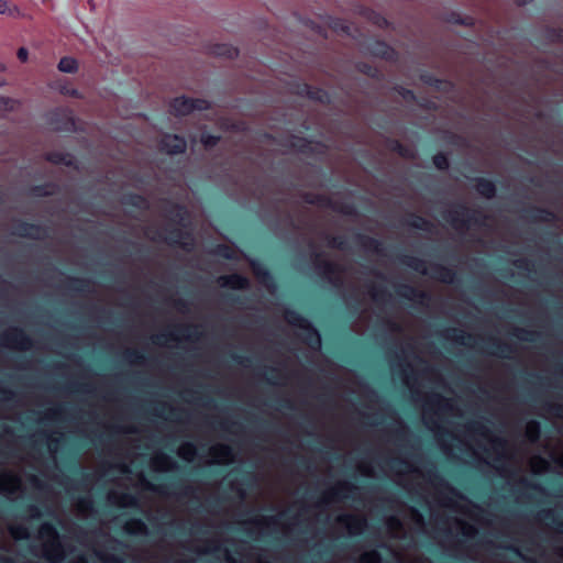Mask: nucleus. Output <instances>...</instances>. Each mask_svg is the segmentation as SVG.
Wrapping results in <instances>:
<instances>
[{
  "label": "nucleus",
  "mask_w": 563,
  "mask_h": 563,
  "mask_svg": "<svg viewBox=\"0 0 563 563\" xmlns=\"http://www.w3.org/2000/svg\"><path fill=\"white\" fill-rule=\"evenodd\" d=\"M442 219L456 231H466L472 227H483L487 216L479 209H471L464 203H456L442 213Z\"/></svg>",
  "instance_id": "f257e3e1"
},
{
  "label": "nucleus",
  "mask_w": 563,
  "mask_h": 563,
  "mask_svg": "<svg viewBox=\"0 0 563 563\" xmlns=\"http://www.w3.org/2000/svg\"><path fill=\"white\" fill-rule=\"evenodd\" d=\"M398 261L405 266L411 268L412 271L421 275H429L432 279L438 280L440 283L450 285L457 283L456 272L453 268H450L442 264L432 263L430 264V269L428 271L426 267V262L419 257L402 254L398 257Z\"/></svg>",
  "instance_id": "f03ea898"
},
{
  "label": "nucleus",
  "mask_w": 563,
  "mask_h": 563,
  "mask_svg": "<svg viewBox=\"0 0 563 563\" xmlns=\"http://www.w3.org/2000/svg\"><path fill=\"white\" fill-rule=\"evenodd\" d=\"M200 336L201 332H199V325L175 323L164 328L156 335V343L158 345H166L168 342L179 341L181 339L197 341Z\"/></svg>",
  "instance_id": "7ed1b4c3"
},
{
  "label": "nucleus",
  "mask_w": 563,
  "mask_h": 563,
  "mask_svg": "<svg viewBox=\"0 0 563 563\" xmlns=\"http://www.w3.org/2000/svg\"><path fill=\"white\" fill-rule=\"evenodd\" d=\"M157 238L161 242L172 247H178L184 251L194 249V238L189 231H184L176 225H165L158 233Z\"/></svg>",
  "instance_id": "20e7f679"
},
{
  "label": "nucleus",
  "mask_w": 563,
  "mask_h": 563,
  "mask_svg": "<svg viewBox=\"0 0 563 563\" xmlns=\"http://www.w3.org/2000/svg\"><path fill=\"white\" fill-rule=\"evenodd\" d=\"M212 108V103L203 98H191L187 96H179L172 99L169 102V112L176 117H186L194 111H207Z\"/></svg>",
  "instance_id": "39448f33"
},
{
  "label": "nucleus",
  "mask_w": 563,
  "mask_h": 563,
  "mask_svg": "<svg viewBox=\"0 0 563 563\" xmlns=\"http://www.w3.org/2000/svg\"><path fill=\"white\" fill-rule=\"evenodd\" d=\"M313 265L319 274L327 278L333 286H342L343 282L340 275L343 273V268L339 264L324 260L322 253H314Z\"/></svg>",
  "instance_id": "423d86ee"
},
{
  "label": "nucleus",
  "mask_w": 563,
  "mask_h": 563,
  "mask_svg": "<svg viewBox=\"0 0 563 563\" xmlns=\"http://www.w3.org/2000/svg\"><path fill=\"white\" fill-rule=\"evenodd\" d=\"M40 537L44 540V555L51 561V562H58L63 558V553L60 550V544L58 541V537L55 532V530L48 526L44 525L40 530Z\"/></svg>",
  "instance_id": "0eeeda50"
},
{
  "label": "nucleus",
  "mask_w": 563,
  "mask_h": 563,
  "mask_svg": "<svg viewBox=\"0 0 563 563\" xmlns=\"http://www.w3.org/2000/svg\"><path fill=\"white\" fill-rule=\"evenodd\" d=\"M155 489L157 494L163 497L181 498L194 495V488L179 479H169L159 483Z\"/></svg>",
  "instance_id": "6e6552de"
},
{
  "label": "nucleus",
  "mask_w": 563,
  "mask_h": 563,
  "mask_svg": "<svg viewBox=\"0 0 563 563\" xmlns=\"http://www.w3.org/2000/svg\"><path fill=\"white\" fill-rule=\"evenodd\" d=\"M159 150L168 155H180L187 151V141L183 135L165 133L159 140Z\"/></svg>",
  "instance_id": "1a4fd4ad"
},
{
  "label": "nucleus",
  "mask_w": 563,
  "mask_h": 563,
  "mask_svg": "<svg viewBox=\"0 0 563 563\" xmlns=\"http://www.w3.org/2000/svg\"><path fill=\"white\" fill-rule=\"evenodd\" d=\"M297 95L324 106H329L332 102V98L327 90L319 87H313L306 82L298 85Z\"/></svg>",
  "instance_id": "9d476101"
},
{
  "label": "nucleus",
  "mask_w": 563,
  "mask_h": 563,
  "mask_svg": "<svg viewBox=\"0 0 563 563\" xmlns=\"http://www.w3.org/2000/svg\"><path fill=\"white\" fill-rule=\"evenodd\" d=\"M355 490H357V487L353 484L347 482L340 483L322 496L319 501V506L328 505L330 500H339L341 498L355 499V497L352 495V493Z\"/></svg>",
  "instance_id": "9b49d317"
},
{
  "label": "nucleus",
  "mask_w": 563,
  "mask_h": 563,
  "mask_svg": "<svg viewBox=\"0 0 563 563\" xmlns=\"http://www.w3.org/2000/svg\"><path fill=\"white\" fill-rule=\"evenodd\" d=\"M250 266L257 280L263 284L268 290L276 289V280L268 267L258 260H250Z\"/></svg>",
  "instance_id": "f8f14e48"
},
{
  "label": "nucleus",
  "mask_w": 563,
  "mask_h": 563,
  "mask_svg": "<svg viewBox=\"0 0 563 563\" xmlns=\"http://www.w3.org/2000/svg\"><path fill=\"white\" fill-rule=\"evenodd\" d=\"M366 51L369 55L388 62L395 60L397 57L396 51L389 44L380 40L368 42Z\"/></svg>",
  "instance_id": "ddd939ff"
},
{
  "label": "nucleus",
  "mask_w": 563,
  "mask_h": 563,
  "mask_svg": "<svg viewBox=\"0 0 563 563\" xmlns=\"http://www.w3.org/2000/svg\"><path fill=\"white\" fill-rule=\"evenodd\" d=\"M397 295L407 301H412L417 303L423 305L424 301L430 299V295L424 291L420 290L411 285L408 284H401L396 289Z\"/></svg>",
  "instance_id": "4468645a"
},
{
  "label": "nucleus",
  "mask_w": 563,
  "mask_h": 563,
  "mask_svg": "<svg viewBox=\"0 0 563 563\" xmlns=\"http://www.w3.org/2000/svg\"><path fill=\"white\" fill-rule=\"evenodd\" d=\"M218 284L222 288H230L233 290H244L250 288V279L239 273L222 275L218 278Z\"/></svg>",
  "instance_id": "2eb2a0df"
},
{
  "label": "nucleus",
  "mask_w": 563,
  "mask_h": 563,
  "mask_svg": "<svg viewBox=\"0 0 563 563\" xmlns=\"http://www.w3.org/2000/svg\"><path fill=\"white\" fill-rule=\"evenodd\" d=\"M488 353L494 356L503 357V358H511L516 349L512 344L504 342L497 338L488 339Z\"/></svg>",
  "instance_id": "dca6fc26"
},
{
  "label": "nucleus",
  "mask_w": 563,
  "mask_h": 563,
  "mask_svg": "<svg viewBox=\"0 0 563 563\" xmlns=\"http://www.w3.org/2000/svg\"><path fill=\"white\" fill-rule=\"evenodd\" d=\"M165 213L170 222L178 225H184L185 221L189 219L187 208L184 205L177 202H168L165 208Z\"/></svg>",
  "instance_id": "f3484780"
},
{
  "label": "nucleus",
  "mask_w": 563,
  "mask_h": 563,
  "mask_svg": "<svg viewBox=\"0 0 563 563\" xmlns=\"http://www.w3.org/2000/svg\"><path fill=\"white\" fill-rule=\"evenodd\" d=\"M301 331L302 333L300 338L302 342L313 351L320 350L322 340L318 329L311 322H309L308 325L301 329Z\"/></svg>",
  "instance_id": "a211bd4d"
},
{
  "label": "nucleus",
  "mask_w": 563,
  "mask_h": 563,
  "mask_svg": "<svg viewBox=\"0 0 563 563\" xmlns=\"http://www.w3.org/2000/svg\"><path fill=\"white\" fill-rule=\"evenodd\" d=\"M528 218L533 222L552 223L556 221V214L548 208L532 206L526 210Z\"/></svg>",
  "instance_id": "6ab92c4d"
},
{
  "label": "nucleus",
  "mask_w": 563,
  "mask_h": 563,
  "mask_svg": "<svg viewBox=\"0 0 563 563\" xmlns=\"http://www.w3.org/2000/svg\"><path fill=\"white\" fill-rule=\"evenodd\" d=\"M419 78L424 85L433 87L438 91L448 92L454 88V84L452 81L438 78L428 71L420 74Z\"/></svg>",
  "instance_id": "aec40b11"
},
{
  "label": "nucleus",
  "mask_w": 563,
  "mask_h": 563,
  "mask_svg": "<svg viewBox=\"0 0 563 563\" xmlns=\"http://www.w3.org/2000/svg\"><path fill=\"white\" fill-rule=\"evenodd\" d=\"M475 190L481 195L482 197L486 199H493L496 196L497 188L496 184L488 178L485 177H475Z\"/></svg>",
  "instance_id": "412c9836"
},
{
  "label": "nucleus",
  "mask_w": 563,
  "mask_h": 563,
  "mask_svg": "<svg viewBox=\"0 0 563 563\" xmlns=\"http://www.w3.org/2000/svg\"><path fill=\"white\" fill-rule=\"evenodd\" d=\"M386 148L393 153L398 154L400 157L406 159L415 158V152L407 145L402 144L399 140L394 137H386Z\"/></svg>",
  "instance_id": "4be33fe9"
},
{
  "label": "nucleus",
  "mask_w": 563,
  "mask_h": 563,
  "mask_svg": "<svg viewBox=\"0 0 563 563\" xmlns=\"http://www.w3.org/2000/svg\"><path fill=\"white\" fill-rule=\"evenodd\" d=\"M356 243L364 250L380 254L383 251V243L380 240L363 233H356L354 236Z\"/></svg>",
  "instance_id": "5701e85b"
},
{
  "label": "nucleus",
  "mask_w": 563,
  "mask_h": 563,
  "mask_svg": "<svg viewBox=\"0 0 563 563\" xmlns=\"http://www.w3.org/2000/svg\"><path fill=\"white\" fill-rule=\"evenodd\" d=\"M338 522L346 525L350 531H361L366 526V519L355 515L344 514L338 517Z\"/></svg>",
  "instance_id": "b1692460"
},
{
  "label": "nucleus",
  "mask_w": 563,
  "mask_h": 563,
  "mask_svg": "<svg viewBox=\"0 0 563 563\" xmlns=\"http://www.w3.org/2000/svg\"><path fill=\"white\" fill-rule=\"evenodd\" d=\"M19 488L20 482L14 475L4 474L0 476V490L3 494L12 496L19 490Z\"/></svg>",
  "instance_id": "393cba45"
},
{
  "label": "nucleus",
  "mask_w": 563,
  "mask_h": 563,
  "mask_svg": "<svg viewBox=\"0 0 563 563\" xmlns=\"http://www.w3.org/2000/svg\"><path fill=\"white\" fill-rule=\"evenodd\" d=\"M405 223L410 228L421 230L424 232H430L433 228L431 221L417 213H410L406 219Z\"/></svg>",
  "instance_id": "a878e982"
},
{
  "label": "nucleus",
  "mask_w": 563,
  "mask_h": 563,
  "mask_svg": "<svg viewBox=\"0 0 563 563\" xmlns=\"http://www.w3.org/2000/svg\"><path fill=\"white\" fill-rule=\"evenodd\" d=\"M301 198L306 203L321 208L329 209V206L332 205V199L323 194L303 192Z\"/></svg>",
  "instance_id": "bb28decb"
},
{
  "label": "nucleus",
  "mask_w": 563,
  "mask_h": 563,
  "mask_svg": "<svg viewBox=\"0 0 563 563\" xmlns=\"http://www.w3.org/2000/svg\"><path fill=\"white\" fill-rule=\"evenodd\" d=\"M284 318L288 324L296 327L300 330L308 325V323L310 322L300 312L289 308L284 311Z\"/></svg>",
  "instance_id": "cd10ccee"
},
{
  "label": "nucleus",
  "mask_w": 563,
  "mask_h": 563,
  "mask_svg": "<svg viewBox=\"0 0 563 563\" xmlns=\"http://www.w3.org/2000/svg\"><path fill=\"white\" fill-rule=\"evenodd\" d=\"M290 146L301 154L313 155L316 153L311 141L303 136L292 135Z\"/></svg>",
  "instance_id": "c85d7f7f"
},
{
  "label": "nucleus",
  "mask_w": 563,
  "mask_h": 563,
  "mask_svg": "<svg viewBox=\"0 0 563 563\" xmlns=\"http://www.w3.org/2000/svg\"><path fill=\"white\" fill-rule=\"evenodd\" d=\"M542 40L550 44H563V27L547 26L541 34Z\"/></svg>",
  "instance_id": "c756f323"
},
{
  "label": "nucleus",
  "mask_w": 563,
  "mask_h": 563,
  "mask_svg": "<svg viewBox=\"0 0 563 563\" xmlns=\"http://www.w3.org/2000/svg\"><path fill=\"white\" fill-rule=\"evenodd\" d=\"M212 54L228 59H234L239 56V49L231 44H216L212 47Z\"/></svg>",
  "instance_id": "7c9ffc66"
},
{
  "label": "nucleus",
  "mask_w": 563,
  "mask_h": 563,
  "mask_svg": "<svg viewBox=\"0 0 563 563\" xmlns=\"http://www.w3.org/2000/svg\"><path fill=\"white\" fill-rule=\"evenodd\" d=\"M212 254L228 261L238 260V251L233 246L225 243L217 244L212 250Z\"/></svg>",
  "instance_id": "2f4dec72"
},
{
  "label": "nucleus",
  "mask_w": 563,
  "mask_h": 563,
  "mask_svg": "<svg viewBox=\"0 0 563 563\" xmlns=\"http://www.w3.org/2000/svg\"><path fill=\"white\" fill-rule=\"evenodd\" d=\"M428 479L434 484L435 486L444 487L449 489L453 495L463 498V496L453 487H451L448 482L433 468L427 471Z\"/></svg>",
  "instance_id": "473e14b6"
},
{
  "label": "nucleus",
  "mask_w": 563,
  "mask_h": 563,
  "mask_svg": "<svg viewBox=\"0 0 563 563\" xmlns=\"http://www.w3.org/2000/svg\"><path fill=\"white\" fill-rule=\"evenodd\" d=\"M0 15H8L11 18H24V13L16 4H12L7 0H0Z\"/></svg>",
  "instance_id": "72a5a7b5"
},
{
  "label": "nucleus",
  "mask_w": 563,
  "mask_h": 563,
  "mask_svg": "<svg viewBox=\"0 0 563 563\" xmlns=\"http://www.w3.org/2000/svg\"><path fill=\"white\" fill-rule=\"evenodd\" d=\"M355 69L358 73H361V74H363V75H365V76H367V77H369L372 79H379L380 76H382V74H380V71H379V69L377 67H375V66H373V65H371V64H368L366 62H358V63H356Z\"/></svg>",
  "instance_id": "f704fd0d"
},
{
  "label": "nucleus",
  "mask_w": 563,
  "mask_h": 563,
  "mask_svg": "<svg viewBox=\"0 0 563 563\" xmlns=\"http://www.w3.org/2000/svg\"><path fill=\"white\" fill-rule=\"evenodd\" d=\"M213 428L231 434H238L242 430V426L239 422L227 419L216 422Z\"/></svg>",
  "instance_id": "c9c22d12"
},
{
  "label": "nucleus",
  "mask_w": 563,
  "mask_h": 563,
  "mask_svg": "<svg viewBox=\"0 0 563 563\" xmlns=\"http://www.w3.org/2000/svg\"><path fill=\"white\" fill-rule=\"evenodd\" d=\"M539 517L549 520L556 529L563 532V519L551 509H543L539 512Z\"/></svg>",
  "instance_id": "e433bc0d"
},
{
  "label": "nucleus",
  "mask_w": 563,
  "mask_h": 563,
  "mask_svg": "<svg viewBox=\"0 0 563 563\" xmlns=\"http://www.w3.org/2000/svg\"><path fill=\"white\" fill-rule=\"evenodd\" d=\"M57 68L62 73L74 74L78 70V62L74 57L65 56L58 62Z\"/></svg>",
  "instance_id": "4c0bfd02"
},
{
  "label": "nucleus",
  "mask_w": 563,
  "mask_h": 563,
  "mask_svg": "<svg viewBox=\"0 0 563 563\" xmlns=\"http://www.w3.org/2000/svg\"><path fill=\"white\" fill-rule=\"evenodd\" d=\"M211 455L220 460H230L233 457V449L228 444H217L211 451Z\"/></svg>",
  "instance_id": "58836bf2"
},
{
  "label": "nucleus",
  "mask_w": 563,
  "mask_h": 563,
  "mask_svg": "<svg viewBox=\"0 0 563 563\" xmlns=\"http://www.w3.org/2000/svg\"><path fill=\"white\" fill-rule=\"evenodd\" d=\"M181 410L170 405H163L158 411V416L170 421L180 420Z\"/></svg>",
  "instance_id": "ea45409f"
},
{
  "label": "nucleus",
  "mask_w": 563,
  "mask_h": 563,
  "mask_svg": "<svg viewBox=\"0 0 563 563\" xmlns=\"http://www.w3.org/2000/svg\"><path fill=\"white\" fill-rule=\"evenodd\" d=\"M445 336L453 339L455 342H457L459 344H463V345L468 344L467 341L473 339L472 334H466L456 328L448 329L445 331Z\"/></svg>",
  "instance_id": "a19ab883"
},
{
  "label": "nucleus",
  "mask_w": 563,
  "mask_h": 563,
  "mask_svg": "<svg viewBox=\"0 0 563 563\" xmlns=\"http://www.w3.org/2000/svg\"><path fill=\"white\" fill-rule=\"evenodd\" d=\"M446 21L449 23L456 24V25H463V26H473L475 24V20L473 16H470V15L462 16L457 12H451L446 18Z\"/></svg>",
  "instance_id": "79ce46f5"
},
{
  "label": "nucleus",
  "mask_w": 563,
  "mask_h": 563,
  "mask_svg": "<svg viewBox=\"0 0 563 563\" xmlns=\"http://www.w3.org/2000/svg\"><path fill=\"white\" fill-rule=\"evenodd\" d=\"M329 209L342 213L344 216H355L356 214V208L352 203L347 202H335L332 200V205L329 206Z\"/></svg>",
  "instance_id": "37998d69"
},
{
  "label": "nucleus",
  "mask_w": 563,
  "mask_h": 563,
  "mask_svg": "<svg viewBox=\"0 0 563 563\" xmlns=\"http://www.w3.org/2000/svg\"><path fill=\"white\" fill-rule=\"evenodd\" d=\"M526 434L529 441L537 442L540 439L541 426L537 420H531L527 424Z\"/></svg>",
  "instance_id": "c03bdc74"
},
{
  "label": "nucleus",
  "mask_w": 563,
  "mask_h": 563,
  "mask_svg": "<svg viewBox=\"0 0 563 563\" xmlns=\"http://www.w3.org/2000/svg\"><path fill=\"white\" fill-rule=\"evenodd\" d=\"M511 334L521 340V341H526V342H534L537 340V336H538V333L533 332V331H530V330H527V329H523V328H516L514 329V331L511 332Z\"/></svg>",
  "instance_id": "a18cd8bd"
},
{
  "label": "nucleus",
  "mask_w": 563,
  "mask_h": 563,
  "mask_svg": "<svg viewBox=\"0 0 563 563\" xmlns=\"http://www.w3.org/2000/svg\"><path fill=\"white\" fill-rule=\"evenodd\" d=\"M167 303L180 313H187L190 309V303L184 298H168Z\"/></svg>",
  "instance_id": "49530a36"
},
{
  "label": "nucleus",
  "mask_w": 563,
  "mask_h": 563,
  "mask_svg": "<svg viewBox=\"0 0 563 563\" xmlns=\"http://www.w3.org/2000/svg\"><path fill=\"white\" fill-rule=\"evenodd\" d=\"M432 163L438 170L444 172L450 167V161L445 153H437L432 157Z\"/></svg>",
  "instance_id": "de8ad7c7"
},
{
  "label": "nucleus",
  "mask_w": 563,
  "mask_h": 563,
  "mask_svg": "<svg viewBox=\"0 0 563 563\" xmlns=\"http://www.w3.org/2000/svg\"><path fill=\"white\" fill-rule=\"evenodd\" d=\"M327 243L329 247L344 251L347 249L346 239L341 235H327Z\"/></svg>",
  "instance_id": "09e8293b"
},
{
  "label": "nucleus",
  "mask_w": 563,
  "mask_h": 563,
  "mask_svg": "<svg viewBox=\"0 0 563 563\" xmlns=\"http://www.w3.org/2000/svg\"><path fill=\"white\" fill-rule=\"evenodd\" d=\"M221 137L219 135L210 134L208 132H203L200 135V142L205 146V148H213L220 142Z\"/></svg>",
  "instance_id": "8fccbe9b"
},
{
  "label": "nucleus",
  "mask_w": 563,
  "mask_h": 563,
  "mask_svg": "<svg viewBox=\"0 0 563 563\" xmlns=\"http://www.w3.org/2000/svg\"><path fill=\"white\" fill-rule=\"evenodd\" d=\"M393 89L405 101H407V102H416L417 101V96H416V93L411 89H408V88H406V87H404L401 85H396Z\"/></svg>",
  "instance_id": "3c124183"
},
{
  "label": "nucleus",
  "mask_w": 563,
  "mask_h": 563,
  "mask_svg": "<svg viewBox=\"0 0 563 563\" xmlns=\"http://www.w3.org/2000/svg\"><path fill=\"white\" fill-rule=\"evenodd\" d=\"M369 295L375 302H384L390 296L384 288L372 286Z\"/></svg>",
  "instance_id": "603ef678"
},
{
  "label": "nucleus",
  "mask_w": 563,
  "mask_h": 563,
  "mask_svg": "<svg viewBox=\"0 0 563 563\" xmlns=\"http://www.w3.org/2000/svg\"><path fill=\"white\" fill-rule=\"evenodd\" d=\"M428 402L432 406H438L439 408H442V409L451 408L450 401L440 394H433L429 398Z\"/></svg>",
  "instance_id": "864d4df0"
},
{
  "label": "nucleus",
  "mask_w": 563,
  "mask_h": 563,
  "mask_svg": "<svg viewBox=\"0 0 563 563\" xmlns=\"http://www.w3.org/2000/svg\"><path fill=\"white\" fill-rule=\"evenodd\" d=\"M197 453L196 446L191 442H187L180 446L179 455L185 460H191Z\"/></svg>",
  "instance_id": "5fc2aeb1"
},
{
  "label": "nucleus",
  "mask_w": 563,
  "mask_h": 563,
  "mask_svg": "<svg viewBox=\"0 0 563 563\" xmlns=\"http://www.w3.org/2000/svg\"><path fill=\"white\" fill-rule=\"evenodd\" d=\"M380 553L376 550H373L364 553L360 559V563H380Z\"/></svg>",
  "instance_id": "6e6d98bb"
},
{
  "label": "nucleus",
  "mask_w": 563,
  "mask_h": 563,
  "mask_svg": "<svg viewBox=\"0 0 563 563\" xmlns=\"http://www.w3.org/2000/svg\"><path fill=\"white\" fill-rule=\"evenodd\" d=\"M514 265L521 271L532 272L534 268V264L526 258L517 260L514 262Z\"/></svg>",
  "instance_id": "4d7b16f0"
},
{
  "label": "nucleus",
  "mask_w": 563,
  "mask_h": 563,
  "mask_svg": "<svg viewBox=\"0 0 563 563\" xmlns=\"http://www.w3.org/2000/svg\"><path fill=\"white\" fill-rule=\"evenodd\" d=\"M21 102L19 100L0 97V107H5L10 110L20 108Z\"/></svg>",
  "instance_id": "13d9d810"
},
{
  "label": "nucleus",
  "mask_w": 563,
  "mask_h": 563,
  "mask_svg": "<svg viewBox=\"0 0 563 563\" xmlns=\"http://www.w3.org/2000/svg\"><path fill=\"white\" fill-rule=\"evenodd\" d=\"M416 102L419 106V108H421L423 110H429V111L438 110V104L434 101H431L429 99H421V100L417 99Z\"/></svg>",
  "instance_id": "bf43d9fd"
},
{
  "label": "nucleus",
  "mask_w": 563,
  "mask_h": 563,
  "mask_svg": "<svg viewBox=\"0 0 563 563\" xmlns=\"http://www.w3.org/2000/svg\"><path fill=\"white\" fill-rule=\"evenodd\" d=\"M545 409L548 412L554 415L555 417L563 419V406L556 404H547Z\"/></svg>",
  "instance_id": "052dcab7"
},
{
  "label": "nucleus",
  "mask_w": 563,
  "mask_h": 563,
  "mask_svg": "<svg viewBox=\"0 0 563 563\" xmlns=\"http://www.w3.org/2000/svg\"><path fill=\"white\" fill-rule=\"evenodd\" d=\"M468 428L470 430H472L473 432L477 433V434H481V435H486L488 430L486 429V427L482 423V422H478V421H474V422H471L468 424Z\"/></svg>",
  "instance_id": "680f3d73"
},
{
  "label": "nucleus",
  "mask_w": 563,
  "mask_h": 563,
  "mask_svg": "<svg viewBox=\"0 0 563 563\" xmlns=\"http://www.w3.org/2000/svg\"><path fill=\"white\" fill-rule=\"evenodd\" d=\"M255 526H269L277 523V517H262L252 521Z\"/></svg>",
  "instance_id": "e2e57ef3"
},
{
  "label": "nucleus",
  "mask_w": 563,
  "mask_h": 563,
  "mask_svg": "<svg viewBox=\"0 0 563 563\" xmlns=\"http://www.w3.org/2000/svg\"><path fill=\"white\" fill-rule=\"evenodd\" d=\"M332 29L335 31H341L345 34H350L351 26L341 20H335L332 23Z\"/></svg>",
  "instance_id": "0e129e2a"
},
{
  "label": "nucleus",
  "mask_w": 563,
  "mask_h": 563,
  "mask_svg": "<svg viewBox=\"0 0 563 563\" xmlns=\"http://www.w3.org/2000/svg\"><path fill=\"white\" fill-rule=\"evenodd\" d=\"M230 358L233 363L238 364V365H245L246 363L250 362V358L249 357H245L239 353H235V352H232L230 353Z\"/></svg>",
  "instance_id": "69168bd1"
},
{
  "label": "nucleus",
  "mask_w": 563,
  "mask_h": 563,
  "mask_svg": "<svg viewBox=\"0 0 563 563\" xmlns=\"http://www.w3.org/2000/svg\"><path fill=\"white\" fill-rule=\"evenodd\" d=\"M129 102L128 101H121L120 104L118 106V111L120 112V114L122 117H130L131 113L129 111Z\"/></svg>",
  "instance_id": "338daca9"
},
{
  "label": "nucleus",
  "mask_w": 563,
  "mask_h": 563,
  "mask_svg": "<svg viewBox=\"0 0 563 563\" xmlns=\"http://www.w3.org/2000/svg\"><path fill=\"white\" fill-rule=\"evenodd\" d=\"M225 299L232 303H242L244 298L239 296V295H235V294H228L225 295Z\"/></svg>",
  "instance_id": "774afa93"
}]
</instances>
